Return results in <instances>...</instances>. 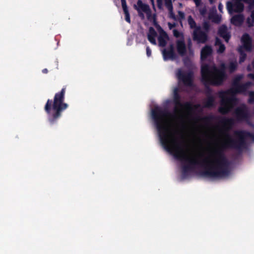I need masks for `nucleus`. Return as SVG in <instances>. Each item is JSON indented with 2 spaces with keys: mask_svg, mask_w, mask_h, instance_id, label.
Segmentation results:
<instances>
[{
  "mask_svg": "<svg viewBox=\"0 0 254 254\" xmlns=\"http://www.w3.org/2000/svg\"><path fill=\"white\" fill-rule=\"evenodd\" d=\"M151 114L162 145L166 150L173 155L176 159L188 163L182 167V174L184 176H186L189 172L192 171L196 165L202 166L206 165V167L204 170L212 166L211 159L209 157L200 161L197 158H190L186 155L183 146V140H179L174 136L166 120V118L170 117L171 115L167 110L163 109L157 106L152 110ZM212 165H215L212 163ZM200 172V171L198 174L201 176L199 174ZM202 177L203 176H202ZM207 177L209 178V177Z\"/></svg>",
  "mask_w": 254,
  "mask_h": 254,
  "instance_id": "1",
  "label": "nucleus"
},
{
  "mask_svg": "<svg viewBox=\"0 0 254 254\" xmlns=\"http://www.w3.org/2000/svg\"><path fill=\"white\" fill-rule=\"evenodd\" d=\"M219 120V123L222 126V131L225 139L221 143L220 146L215 149L211 156V163L215 165H212L207 169L201 171L199 174L205 177H213V178H221L229 174V161L226 157L224 151L228 149H235L241 151L247 146L246 139L251 138L254 141V133L244 130H237L234 132L237 139L233 138L229 134V131L235 125V120L232 118L217 117Z\"/></svg>",
  "mask_w": 254,
  "mask_h": 254,
  "instance_id": "2",
  "label": "nucleus"
},
{
  "mask_svg": "<svg viewBox=\"0 0 254 254\" xmlns=\"http://www.w3.org/2000/svg\"><path fill=\"white\" fill-rule=\"evenodd\" d=\"M66 88L55 94L54 100L48 99L44 107V110L48 115V121L51 124L56 123L61 117L62 113L68 107L64 102Z\"/></svg>",
  "mask_w": 254,
  "mask_h": 254,
  "instance_id": "3",
  "label": "nucleus"
},
{
  "mask_svg": "<svg viewBox=\"0 0 254 254\" xmlns=\"http://www.w3.org/2000/svg\"><path fill=\"white\" fill-rule=\"evenodd\" d=\"M179 89L176 87L173 91V102L175 105V110L177 112L185 109L187 111H192L196 109L199 107V104L193 105L190 102H186L184 103L181 102V97L179 93Z\"/></svg>",
  "mask_w": 254,
  "mask_h": 254,
  "instance_id": "4",
  "label": "nucleus"
},
{
  "mask_svg": "<svg viewBox=\"0 0 254 254\" xmlns=\"http://www.w3.org/2000/svg\"><path fill=\"white\" fill-rule=\"evenodd\" d=\"M208 66H205L203 69H201V82L205 87V93L208 96H212L211 88L209 85L219 86L222 84L223 83H220L218 81V80L208 74Z\"/></svg>",
  "mask_w": 254,
  "mask_h": 254,
  "instance_id": "5",
  "label": "nucleus"
},
{
  "mask_svg": "<svg viewBox=\"0 0 254 254\" xmlns=\"http://www.w3.org/2000/svg\"><path fill=\"white\" fill-rule=\"evenodd\" d=\"M220 98H221V106L218 108V111L222 115L227 114L236 103L237 99L236 96L226 97L227 94H221L219 92Z\"/></svg>",
  "mask_w": 254,
  "mask_h": 254,
  "instance_id": "6",
  "label": "nucleus"
},
{
  "mask_svg": "<svg viewBox=\"0 0 254 254\" xmlns=\"http://www.w3.org/2000/svg\"><path fill=\"white\" fill-rule=\"evenodd\" d=\"M206 65L208 66V74L217 79L219 82L223 83L226 76L225 70L227 67L225 64L222 63L221 64L220 68L218 69L214 64L210 65L208 64H205L201 65V69H203Z\"/></svg>",
  "mask_w": 254,
  "mask_h": 254,
  "instance_id": "7",
  "label": "nucleus"
},
{
  "mask_svg": "<svg viewBox=\"0 0 254 254\" xmlns=\"http://www.w3.org/2000/svg\"><path fill=\"white\" fill-rule=\"evenodd\" d=\"M234 113L238 122H246L248 124H250L251 116L249 109L246 105L243 104L237 107Z\"/></svg>",
  "mask_w": 254,
  "mask_h": 254,
  "instance_id": "8",
  "label": "nucleus"
},
{
  "mask_svg": "<svg viewBox=\"0 0 254 254\" xmlns=\"http://www.w3.org/2000/svg\"><path fill=\"white\" fill-rule=\"evenodd\" d=\"M251 84L252 83L250 81H248L245 83L237 85L226 91H221V94L230 95L231 96H235L237 94L245 93Z\"/></svg>",
  "mask_w": 254,
  "mask_h": 254,
  "instance_id": "9",
  "label": "nucleus"
},
{
  "mask_svg": "<svg viewBox=\"0 0 254 254\" xmlns=\"http://www.w3.org/2000/svg\"><path fill=\"white\" fill-rule=\"evenodd\" d=\"M193 72L191 71L185 72L179 69L177 73L178 80L186 86H192L193 84Z\"/></svg>",
  "mask_w": 254,
  "mask_h": 254,
  "instance_id": "10",
  "label": "nucleus"
},
{
  "mask_svg": "<svg viewBox=\"0 0 254 254\" xmlns=\"http://www.w3.org/2000/svg\"><path fill=\"white\" fill-rule=\"evenodd\" d=\"M247 0H232V1H228L226 3V7L228 12L232 14L234 12H241L244 10V5L242 1Z\"/></svg>",
  "mask_w": 254,
  "mask_h": 254,
  "instance_id": "11",
  "label": "nucleus"
},
{
  "mask_svg": "<svg viewBox=\"0 0 254 254\" xmlns=\"http://www.w3.org/2000/svg\"><path fill=\"white\" fill-rule=\"evenodd\" d=\"M192 38L194 41H196L198 43H205L208 39V36L207 33L203 31L200 26L196 27V29H194L192 33Z\"/></svg>",
  "mask_w": 254,
  "mask_h": 254,
  "instance_id": "12",
  "label": "nucleus"
},
{
  "mask_svg": "<svg viewBox=\"0 0 254 254\" xmlns=\"http://www.w3.org/2000/svg\"><path fill=\"white\" fill-rule=\"evenodd\" d=\"M178 53L181 56H184L187 54V47L184 38L178 39L176 42Z\"/></svg>",
  "mask_w": 254,
  "mask_h": 254,
  "instance_id": "13",
  "label": "nucleus"
},
{
  "mask_svg": "<svg viewBox=\"0 0 254 254\" xmlns=\"http://www.w3.org/2000/svg\"><path fill=\"white\" fill-rule=\"evenodd\" d=\"M218 34L220 37H222L226 42H228L230 39L231 35L228 32V29L226 25H222L219 27Z\"/></svg>",
  "mask_w": 254,
  "mask_h": 254,
  "instance_id": "14",
  "label": "nucleus"
},
{
  "mask_svg": "<svg viewBox=\"0 0 254 254\" xmlns=\"http://www.w3.org/2000/svg\"><path fill=\"white\" fill-rule=\"evenodd\" d=\"M244 21V16L242 14H236L231 18V24L236 26H241Z\"/></svg>",
  "mask_w": 254,
  "mask_h": 254,
  "instance_id": "15",
  "label": "nucleus"
},
{
  "mask_svg": "<svg viewBox=\"0 0 254 254\" xmlns=\"http://www.w3.org/2000/svg\"><path fill=\"white\" fill-rule=\"evenodd\" d=\"M134 8L138 11L143 12L144 13L149 11L150 7L147 4H145L142 2L141 0H138L137 1V4H134L133 6Z\"/></svg>",
  "mask_w": 254,
  "mask_h": 254,
  "instance_id": "16",
  "label": "nucleus"
},
{
  "mask_svg": "<svg viewBox=\"0 0 254 254\" xmlns=\"http://www.w3.org/2000/svg\"><path fill=\"white\" fill-rule=\"evenodd\" d=\"M212 53V49L210 46L206 45L201 50L200 59L202 61L205 60Z\"/></svg>",
  "mask_w": 254,
  "mask_h": 254,
  "instance_id": "17",
  "label": "nucleus"
},
{
  "mask_svg": "<svg viewBox=\"0 0 254 254\" xmlns=\"http://www.w3.org/2000/svg\"><path fill=\"white\" fill-rule=\"evenodd\" d=\"M122 7L125 16V20L128 23H130V17L126 0H121Z\"/></svg>",
  "mask_w": 254,
  "mask_h": 254,
  "instance_id": "18",
  "label": "nucleus"
},
{
  "mask_svg": "<svg viewBox=\"0 0 254 254\" xmlns=\"http://www.w3.org/2000/svg\"><path fill=\"white\" fill-rule=\"evenodd\" d=\"M162 55L164 61L174 60L177 58V55L175 52L170 51L167 49L163 50Z\"/></svg>",
  "mask_w": 254,
  "mask_h": 254,
  "instance_id": "19",
  "label": "nucleus"
},
{
  "mask_svg": "<svg viewBox=\"0 0 254 254\" xmlns=\"http://www.w3.org/2000/svg\"><path fill=\"white\" fill-rule=\"evenodd\" d=\"M157 32L154 28L150 27L149 29V32L147 35V38L148 41L153 45L156 44L155 37L157 36Z\"/></svg>",
  "mask_w": 254,
  "mask_h": 254,
  "instance_id": "20",
  "label": "nucleus"
},
{
  "mask_svg": "<svg viewBox=\"0 0 254 254\" xmlns=\"http://www.w3.org/2000/svg\"><path fill=\"white\" fill-rule=\"evenodd\" d=\"M168 39L169 37L167 33L162 30L158 38L159 46L162 47H165L167 44L166 40Z\"/></svg>",
  "mask_w": 254,
  "mask_h": 254,
  "instance_id": "21",
  "label": "nucleus"
},
{
  "mask_svg": "<svg viewBox=\"0 0 254 254\" xmlns=\"http://www.w3.org/2000/svg\"><path fill=\"white\" fill-rule=\"evenodd\" d=\"M215 98L213 96H208L204 102L205 108H211L214 106Z\"/></svg>",
  "mask_w": 254,
  "mask_h": 254,
  "instance_id": "22",
  "label": "nucleus"
},
{
  "mask_svg": "<svg viewBox=\"0 0 254 254\" xmlns=\"http://www.w3.org/2000/svg\"><path fill=\"white\" fill-rule=\"evenodd\" d=\"M237 51L240 55L239 63L241 64L246 60L247 55L243 50V47H239Z\"/></svg>",
  "mask_w": 254,
  "mask_h": 254,
  "instance_id": "23",
  "label": "nucleus"
},
{
  "mask_svg": "<svg viewBox=\"0 0 254 254\" xmlns=\"http://www.w3.org/2000/svg\"><path fill=\"white\" fill-rule=\"evenodd\" d=\"M246 23L249 27L254 26V9L251 11L250 16L247 18Z\"/></svg>",
  "mask_w": 254,
  "mask_h": 254,
  "instance_id": "24",
  "label": "nucleus"
},
{
  "mask_svg": "<svg viewBox=\"0 0 254 254\" xmlns=\"http://www.w3.org/2000/svg\"><path fill=\"white\" fill-rule=\"evenodd\" d=\"M237 67L238 64L236 61L230 62L227 66V68L230 73L234 72Z\"/></svg>",
  "mask_w": 254,
  "mask_h": 254,
  "instance_id": "25",
  "label": "nucleus"
},
{
  "mask_svg": "<svg viewBox=\"0 0 254 254\" xmlns=\"http://www.w3.org/2000/svg\"><path fill=\"white\" fill-rule=\"evenodd\" d=\"M188 22L190 29H196V27L198 26L196 25L195 21L191 15L189 16Z\"/></svg>",
  "mask_w": 254,
  "mask_h": 254,
  "instance_id": "26",
  "label": "nucleus"
},
{
  "mask_svg": "<svg viewBox=\"0 0 254 254\" xmlns=\"http://www.w3.org/2000/svg\"><path fill=\"white\" fill-rule=\"evenodd\" d=\"M243 46L239 47H243V50H245L247 52H251L252 51V41L242 43Z\"/></svg>",
  "mask_w": 254,
  "mask_h": 254,
  "instance_id": "27",
  "label": "nucleus"
},
{
  "mask_svg": "<svg viewBox=\"0 0 254 254\" xmlns=\"http://www.w3.org/2000/svg\"><path fill=\"white\" fill-rule=\"evenodd\" d=\"M243 78V75L242 74H239L237 75L233 79L232 85L233 87H235L237 86V85L241 84L240 83V81Z\"/></svg>",
  "mask_w": 254,
  "mask_h": 254,
  "instance_id": "28",
  "label": "nucleus"
},
{
  "mask_svg": "<svg viewBox=\"0 0 254 254\" xmlns=\"http://www.w3.org/2000/svg\"><path fill=\"white\" fill-rule=\"evenodd\" d=\"M241 41L242 43L252 41V39L248 33H245L242 37Z\"/></svg>",
  "mask_w": 254,
  "mask_h": 254,
  "instance_id": "29",
  "label": "nucleus"
},
{
  "mask_svg": "<svg viewBox=\"0 0 254 254\" xmlns=\"http://www.w3.org/2000/svg\"><path fill=\"white\" fill-rule=\"evenodd\" d=\"M203 31H205L208 34L210 28V25L208 22L204 21L202 24Z\"/></svg>",
  "mask_w": 254,
  "mask_h": 254,
  "instance_id": "30",
  "label": "nucleus"
},
{
  "mask_svg": "<svg viewBox=\"0 0 254 254\" xmlns=\"http://www.w3.org/2000/svg\"><path fill=\"white\" fill-rule=\"evenodd\" d=\"M165 5L167 9L173 8L172 0H164Z\"/></svg>",
  "mask_w": 254,
  "mask_h": 254,
  "instance_id": "31",
  "label": "nucleus"
},
{
  "mask_svg": "<svg viewBox=\"0 0 254 254\" xmlns=\"http://www.w3.org/2000/svg\"><path fill=\"white\" fill-rule=\"evenodd\" d=\"M248 103L250 104L254 103V91H251L250 92Z\"/></svg>",
  "mask_w": 254,
  "mask_h": 254,
  "instance_id": "32",
  "label": "nucleus"
},
{
  "mask_svg": "<svg viewBox=\"0 0 254 254\" xmlns=\"http://www.w3.org/2000/svg\"><path fill=\"white\" fill-rule=\"evenodd\" d=\"M169 11V17L174 20H177V17L174 13L173 8L168 9Z\"/></svg>",
  "mask_w": 254,
  "mask_h": 254,
  "instance_id": "33",
  "label": "nucleus"
},
{
  "mask_svg": "<svg viewBox=\"0 0 254 254\" xmlns=\"http://www.w3.org/2000/svg\"><path fill=\"white\" fill-rule=\"evenodd\" d=\"M225 50V46L224 44H221L217 50V53L219 54L223 53Z\"/></svg>",
  "mask_w": 254,
  "mask_h": 254,
  "instance_id": "34",
  "label": "nucleus"
},
{
  "mask_svg": "<svg viewBox=\"0 0 254 254\" xmlns=\"http://www.w3.org/2000/svg\"><path fill=\"white\" fill-rule=\"evenodd\" d=\"M244 1L249 3L250 8L254 7V0H247Z\"/></svg>",
  "mask_w": 254,
  "mask_h": 254,
  "instance_id": "35",
  "label": "nucleus"
},
{
  "mask_svg": "<svg viewBox=\"0 0 254 254\" xmlns=\"http://www.w3.org/2000/svg\"><path fill=\"white\" fill-rule=\"evenodd\" d=\"M173 35L176 38H179L181 36V33L177 30H173Z\"/></svg>",
  "mask_w": 254,
  "mask_h": 254,
  "instance_id": "36",
  "label": "nucleus"
},
{
  "mask_svg": "<svg viewBox=\"0 0 254 254\" xmlns=\"http://www.w3.org/2000/svg\"><path fill=\"white\" fill-rule=\"evenodd\" d=\"M178 15L180 20L184 19L185 18V14L183 11H179Z\"/></svg>",
  "mask_w": 254,
  "mask_h": 254,
  "instance_id": "37",
  "label": "nucleus"
},
{
  "mask_svg": "<svg viewBox=\"0 0 254 254\" xmlns=\"http://www.w3.org/2000/svg\"><path fill=\"white\" fill-rule=\"evenodd\" d=\"M146 14L147 18L148 20L151 19V18L152 17V13H151V10L150 8H149V11H147V12H145Z\"/></svg>",
  "mask_w": 254,
  "mask_h": 254,
  "instance_id": "38",
  "label": "nucleus"
},
{
  "mask_svg": "<svg viewBox=\"0 0 254 254\" xmlns=\"http://www.w3.org/2000/svg\"><path fill=\"white\" fill-rule=\"evenodd\" d=\"M206 12H207V10H206V8H205V7H203V8L200 9L199 10V12H200V14L202 15H204L206 13Z\"/></svg>",
  "mask_w": 254,
  "mask_h": 254,
  "instance_id": "39",
  "label": "nucleus"
},
{
  "mask_svg": "<svg viewBox=\"0 0 254 254\" xmlns=\"http://www.w3.org/2000/svg\"><path fill=\"white\" fill-rule=\"evenodd\" d=\"M146 55L148 57L151 55V50L148 46L146 47Z\"/></svg>",
  "mask_w": 254,
  "mask_h": 254,
  "instance_id": "40",
  "label": "nucleus"
},
{
  "mask_svg": "<svg viewBox=\"0 0 254 254\" xmlns=\"http://www.w3.org/2000/svg\"><path fill=\"white\" fill-rule=\"evenodd\" d=\"M221 44H223L221 40L219 38L216 37L215 39V45L220 46Z\"/></svg>",
  "mask_w": 254,
  "mask_h": 254,
  "instance_id": "41",
  "label": "nucleus"
},
{
  "mask_svg": "<svg viewBox=\"0 0 254 254\" xmlns=\"http://www.w3.org/2000/svg\"><path fill=\"white\" fill-rule=\"evenodd\" d=\"M167 50L170 51L175 52L174 44H170L169 45L168 49Z\"/></svg>",
  "mask_w": 254,
  "mask_h": 254,
  "instance_id": "42",
  "label": "nucleus"
},
{
  "mask_svg": "<svg viewBox=\"0 0 254 254\" xmlns=\"http://www.w3.org/2000/svg\"><path fill=\"white\" fill-rule=\"evenodd\" d=\"M138 14L139 15V16L141 18V19H144V14L143 13V12H141V11H139L138 10Z\"/></svg>",
  "mask_w": 254,
  "mask_h": 254,
  "instance_id": "43",
  "label": "nucleus"
},
{
  "mask_svg": "<svg viewBox=\"0 0 254 254\" xmlns=\"http://www.w3.org/2000/svg\"><path fill=\"white\" fill-rule=\"evenodd\" d=\"M157 6L159 9L162 8V1H157Z\"/></svg>",
  "mask_w": 254,
  "mask_h": 254,
  "instance_id": "44",
  "label": "nucleus"
},
{
  "mask_svg": "<svg viewBox=\"0 0 254 254\" xmlns=\"http://www.w3.org/2000/svg\"><path fill=\"white\" fill-rule=\"evenodd\" d=\"M248 77L254 80V72L249 73L248 74Z\"/></svg>",
  "mask_w": 254,
  "mask_h": 254,
  "instance_id": "45",
  "label": "nucleus"
},
{
  "mask_svg": "<svg viewBox=\"0 0 254 254\" xmlns=\"http://www.w3.org/2000/svg\"><path fill=\"white\" fill-rule=\"evenodd\" d=\"M213 21L216 22H220V18L218 15H216L215 17L214 18Z\"/></svg>",
  "mask_w": 254,
  "mask_h": 254,
  "instance_id": "46",
  "label": "nucleus"
},
{
  "mask_svg": "<svg viewBox=\"0 0 254 254\" xmlns=\"http://www.w3.org/2000/svg\"><path fill=\"white\" fill-rule=\"evenodd\" d=\"M196 6H199L201 3V0H193Z\"/></svg>",
  "mask_w": 254,
  "mask_h": 254,
  "instance_id": "47",
  "label": "nucleus"
},
{
  "mask_svg": "<svg viewBox=\"0 0 254 254\" xmlns=\"http://www.w3.org/2000/svg\"><path fill=\"white\" fill-rule=\"evenodd\" d=\"M168 25H169L170 29H171L173 27H174L176 26V24L175 23L172 24L171 23H169Z\"/></svg>",
  "mask_w": 254,
  "mask_h": 254,
  "instance_id": "48",
  "label": "nucleus"
},
{
  "mask_svg": "<svg viewBox=\"0 0 254 254\" xmlns=\"http://www.w3.org/2000/svg\"><path fill=\"white\" fill-rule=\"evenodd\" d=\"M222 8H223L222 5L221 4V3H219V4L218 5V9H219V10L220 11H222Z\"/></svg>",
  "mask_w": 254,
  "mask_h": 254,
  "instance_id": "49",
  "label": "nucleus"
},
{
  "mask_svg": "<svg viewBox=\"0 0 254 254\" xmlns=\"http://www.w3.org/2000/svg\"><path fill=\"white\" fill-rule=\"evenodd\" d=\"M188 48L190 49L191 48V41L190 40H189V41L188 42Z\"/></svg>",
  "mask_w": 254,
  "mask_h": 254,
  "instance_id": "50",
  "label": "nucleus"
},
{
  "mask_svg": "<svg viewBox=\"0 0 254 254\" xmlns=\"http://www.w3.org/2000/svg\"><path fill=\"white\" fill-rule=\"evenodd\" d=\"M42 72L43 73H47L48 72V70L47 68H44L42 70Z\"/></svg>",
  "mask_w": 254,
  "mask_h": 254,
  "instance_id": "51",
  "label": "nucleus"
},
{
  "mask_svg": "<svg viewBox=\"0 0 254 254\" xmlns=\"http://www.w3.org/2000/svg\"><path fill=\"white\" fill-rule=\"evenodd\" d=\"M247 69L249 71H251V65L250 64L248 65V66L247 67Z\"/></svg>",
  "mask_w": 254,
  "mask_h": 254,
  "instance_id": "52",
  "label": "nucleus"
},
{
  "mask_svg": "<svg viewBox=\"0 0 254 254\" xmlns=\"http://www.w3.org/2000/svg\"><path fill=\"white\" fill-rule=\"evenodd\" d=\"M252 66H253V68L254 69V60H253V62L252 63Z\"/></svg>",
  "mask_w": 254,
  "mask_h": 254,
  "instance_id": "53",
  "label": "nucleus"
},
{
  "mask_svg": "<svg viewBox=\"0 0 254 254\" xmlns=\"http://www.w3.org/2000/svg\"><path fill=\"white\" fill-rule=\"evenodd\" d=\"M214 0H209V2H210L211 3H212L214 2Z\"/></svg>",
  "mask_w": 254,
  "mask_h": 254,
  "instance_id": "54",
  "label": "nucleus"
},
{
  "mask_svg": "<svg viewBox=\"0 0 254 254\" xmlns=\"http://www.w3.org/2000/svg\"><path fill=\"white\" fill-rule=\"evenodd\" d=\"M153 19H154V21H155V20H156L155 15H153Z\"/></svg>",
  "mask_w": 254,
  "mask_h": 254,
  "instance_id": "55",
  "label": "nucleus"
},
{
  "mask_svg": "<svg viewBox=\"0 0 254 254\" xmlns=\"http://www.w3.org/2000/svg\"><path fill=\"white\" fill-rule=\"evenodd\" d=\"M152 4H154V0H150Z\"/></svg>",
  "mask_w": 254,
  "mask_h": 254,
  "instance_id": "56",
  "label": "nucleus"
},
{
  "mask_svg": "<svg viewBox=\"0 0 254 254\" xmlns=\"http://www.w3.org/2000/svg\"><path fill=\"white\" fill-rule=\"evenodd\" d=\"M209 118H210V117H205V119L207 120H209Z\"/></svg>",
  "mask_w": 254,
  "mask_h": 254,
  "instance_id": "57",
  "label": "nucleus"
},
{
  "mask_svg": "<svg viewBox=\"0 0 254 254\" xmlns=\"http://www.w3.org/2000/svg\"><path fill=\"white\" fill-rule=\"evenodd\" d=\"M157 1H162V0H156Z\"/></svg>",
  "mask_w": 254,
  "mask_h": 254,
  "instance_id": "58",
  "label": "nucleus"
}]
</instances>
